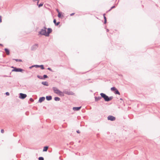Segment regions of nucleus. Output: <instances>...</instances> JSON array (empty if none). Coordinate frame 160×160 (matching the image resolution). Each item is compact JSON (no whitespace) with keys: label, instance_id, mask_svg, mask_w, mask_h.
<instances>
[{"label":"nucleus","instance_id":"nucleus-4","mask_svg":"<svg viewBox=\"0 0 160 160\" xmlns=\"http://www.w3.org/2000/svg\"><path fill=\"white\" fill-rule=\"evenodd\" d=\"M27 95L22 93H20L19 98H20L23 99L27 97Z\"/></svg>","mask_w":160,"mask_h":160},{"label":"nucleus","instance_id":"nucleus-35","mask_svg":"<svg viewBox=\"0 0 160 160\" xmlns=\"http://www.w3.org/2000/svg\"><path fill=\"white\" fill-rule=\"evenodd\" d=\"M74 13H72L71 14V16H72V15H74Z\"/></svg>","mask_w":160,"mask_h":160},{"label":"nucleus","instance_id":"nucleus-18","mask_svg":"<svg viewBox=\"0 0 160 160\" xmlns=\"http://www.w3.org/2000/svg\"><path fill=\"white\" fill-rule=\"evenodd\" d=\"M54 100L56 101H59L60 100V98H59L58 97H55L54 98Z\"/></svg>","mask_w":160,"mask_h":160},{"label":"nucleus","instance_id":"nucleus-38","mask_svg":"<svg viewBox=\"0 0 160 160\" xmlns=\"http://www.w3.org/2000/svg\"><path fill=\"white\" fill-rule=\"evenodd\" d=\"M107 21H105L104 23H106Z\"/></svg>","mask_w":160,"mask_h":160},{"label":"nucleus","instance_id":"nucleus-36","mask_svg":"<svg viewBox=\"0 0 160 160\" xmlns=\"http://www.w3.org/2000/svg\"><path fill=\"white\" fill-rule=\"evenodd\" d=\"M0 20H2V17L0 16Z\"/></svg>","mask_w":160,"mask_h":160},{"label":"nucleus","instance_id":"nucleus-39","mask_svg":"<svg viewBox=\"0 0 160 160\" xmlns=\"http://www.w3.org/2000/svg\"><path fill=\"white\" fill-rule=\"evenodd\" d=\"M11 68H13L14 69V68H15L13 67H12Z\"/></svg>","mask_w":160,"mask_h":160},{"label":"nucleus","instance_id":"nucleus-26","mask_svg":"<svg viewBox=\"0 0 160 160\" xmlns=\"http://www.w3.org/2000/svg\"><path fill=\"white\" fill-rule=\"evenodd\" d=\"M32 67H35L36 68H38V67H40V65H35L34 66H32Z\"/></svg>","mask_w":160,"mask_h":160},{"label":"nucleus","instance_id":"nucleus-5","mask_svg":"<svg viewBox=\"0 0 160 160\" xmlns=\"http://www.w3.org/2000/svg\"><path fill=\"white\" fill-rule=\"evenodd\" d=\"M115 118L112 116H109L108 117V120L112 121H114L115 120Z\"/></svg>","mask_w":160,"mask_h":160},{"label":"nucleus","instance_id":"nucleus-10","mask_svg":"<svg viewBox=\"0 0 160 160\" xmlns=\"http://www.w3.org/2000/svg\"><path fill=\"white\" fill-rule=\"evenodd\" d=\"M5 52L7 55H9L10 54L9 50V49L7 48H5L4 49Z\"/></svg>","mask_w":160,"mask_h":160},{"label":"nucleus","instance_id":"nucleus-41","mask_svg":"<svg viewBox=\"0 0 160 160\" xmlns=\"http://www.w3.org/2000/svg\"><path fill=\"white\" fill-rule=\"evenodd\" d=\"M2 22V21H1V20H0V22Z\"/></svg>","mask_w":160,"mask_h":160},{"label":"nucleus","instance_id":"nucleus-37","mask_svg":"<svg viewBox=\"0 0 160 160\" xmlns=\"http://www.w3.org/2000/svg\"><path fill=\"white\" fill-rule=\"evenodd\" d=\"M48 70H51V69L50 68H48Z\"/></svg>","mask_w":160,"mask_h":160},{"label":"nucleus","instance_id":"nucleus-11","mask_svg":"<svg viewBox=\"0 0 160 160\" xmlns=\"http://www.w3.org/2000/svg\"><path fill=\"white\" fill-rule=\"evenodd\" d=\"M38 47V45L37 44L34 45L32 47V50H34L35 48H37Z\"/></svg>","mask_w":160,"mask_h":160},{"label":"nucleus","instance_id":"nucleus-28","mask_svg":"<svg viewBox=\"0 0 160 160\" xmlns=\"http://www.w3.org/2000/svg\"><path fill=\"white\" fill-rule=\"evenodd\" d=\"M1 132L2 133H3L4 132L3 129H1Z\"/></svg>","mask_w":160,"mask_h":160},{"label":"nucleus","instance_id":"nucleus-19","mask_svg":"<svg viewBox=\"0 0 160 160\" xmlns=\"http://www.w3.org/2000/svg\"><path fill=\"white\" fill-rule=\"evenodd\" d=\"M111 90L112 91H115L117 89L115 87H112L111 88Z\"/></svg>","mask_w":160,"mask_h":160},{"label":"nucleus","instance_id":"nucleus-9","mask_svg":"<svg viewBox=\"0 0 160 160\" xmlns=\"http://www.w3.org/2000/svg\"><path fill=\"white\" fill-rule=\"evenodd\" d=\"M45 99V98L44 97H42L39 98V102H42L44 101Z\"/></svg>","mask_w":160,"mask_h":160},{"label":"nucleus","instance_id":"nucleus-7","mask_svg":"<svg viewBox=\"0 0 160 160\" xmlns=\"http://www.w3.org/2000/svg\"><path fill=\"white\" fill-rule=\"evenodd\" d=\"M81 107H74L73 108V109L75 111H78L81 108Z\"/></svg>","mask_w":160,"mask_h":160},{"label":"nucleus","instance_id":"nucleus-34","mask_svg":"<svg viewBox=\"0 0 160 160\" xmlns=\"http://www.w3.org/2000/svg\"><path fill=\"white\" fill-rule=\"evenodd\" d=\"M0 46H2V47H3V45L2 44H0Z\"/></svg>","mask_w":160,"mask_h":160},{"label":"nucleus","instance_id":"nucleus-33","mask_svg":"<svg viewBox=\"0 0 160 160\" xmlns=\"http://www.w3.org/2000/svg\"><path fill=\"white\" fill-rule=\"evenodd\" d=\"M104 20H106V18L104 16Z\"/></svg>","mask_w":160,"mask_h":160},{"label":"nucleus","instance_id":"nucleus-15","mask_svg":"<svg viewBox=\"0 0 160 160\" xmlns=\"http://www.w3.org/2000/svg\"><path fill=\"white\" fill-rule=\"evenodd\" d=\"M56 10L57 11V12H58V17H59V18L61 17V14L60 12H59L58 10V9H57Z\"/></svg>","mask_w":160,"mask_h":160},{"label":"nucleus","instance_id":"nucleus-30","mask_svg":"<svg viewBox=\"0 0 160 160\" xmlns=\"http://www.w3.org/2000/svg\"><path fill=\"white\" fill-rule=\"evenodd\" d=\"M30 101H31L32 102L33 101V100L32 98H31L30 99Z\"/></svg>","mask_w":160,"mask_h":160},{"label":"nucleus","instance_id":"nucleus-16","mask_svg":"<svg viewBox=\"0 0 160 160\" xmlns=\"http://www.w3.org/2000/svg\"><path fill=\"white\" fill-rule=\"evenodd\" d=\"M46 98L48 100H50L52 99V97L51 96H47Z\"/></svg>","mask_w":160,"mask_h":160},{"label":"nucleus","instance_id":"nucleus-25","mask_svg":"<svg viewBox=\"0 0 160 160\" xmlns=\"http://www.w3.org/2000/svg\"><path fill=\"white\" fill-rule=\"evenodd\" d=\"M37 77H38V78H40V79H42V77H41V76H39V75H38V76H37Z\"/></svg>","mask_w":160,"mask_h":160},{"label":"nucleus","instance_id":"nucleus-22","mask_svg":"<svg viewBox=\"0 0 160 160\" xmlns=\"http://www.w3.org/2000/svg\"><path fill=\"white\" fill-rule=\"evenodd\" d=\"M39 67H40L41 69H44V68L43 66L42 65H40Z\"/></svg>","mask_w":160,"mask_h":160},{"label":"nucleus","instance_id":"nucleus-31","mask_svg":"<svg viewBox=\"0 0 160 160\" xmlns=\"http://www.w3.org/2000/svg\"><path fill=\"white\" fill-rule=\"evenodd\" d=\"M77 132L78 133H80V132L79 131V130H78L77 131Z\"/></svg>","mask_w":160,"mask_h":160},{"label":"nucleus","instance_id":"nucleus-27","mask_svg":"<svg viewBox=\"0 0 160 160\" xmlns=\"http://www.w3.org/2000/svg\"><path fill=\"white\" fill-rule=\"evenodd\" d=\"M43 78H48V76H47V75H43Z\"/></svg>","mask_w":160,"mask_h":160},{"label":"nucleus","instance_id":"nucleus-12","mask_svg":"<svg viewBox=\"0 0 160 160\" xmlns=\"http://www.w3.org/2000/svg\"><path fill=\"white\" fill-rule=\"evenodd\" d=\"M101 98H102L100 97H95V100L96 101H97L100 100L101 99Z\"/></svg>","mask_w":160,"mask_h":160},{"label":"nucleus","instance_id":"nucleus-23","mask_svg":"<svg viewBox=\"0 0 160 160\" xmlns=\"http://www.w3.org/2000/svg\"><path fill=\"white\" fill-rule=\"evenodd\" d=\"M43 3H41L39 5H38V7L39 8L40 7H42L43 6Z\"/></svg>","mask_w":160,"mask_h":160},{"label":"nucleus","instance_id":"nucleus-32","mask_svg":"<svg viewBox=\"0 0 160 160\" xmlns=\"http://www.w3.org/2000/svg\"><path fill=\"white\" fill-rule=\"evenodd\" d=\"M115 7V6H112V7L111 8V9H112L114 8Z\"/></svg>","mask_w":160,"mask_h":160},{"label":"nucleus","instance_id":"nucleus-8","mask_svg":"<svg viewBox=\"0 0 160 160\" xmlns=\"http://www.w3.org/2000/svg\"><path fill=\"white\" fill-rule=\"evenodd\" d=\"M64 93L67 94L68 95H73V93L71 92H68V91H65Z\"/></svg>","mask_w":160,"mask_h":160},{"label":"nucleus","instance_id":"nucleus-42","mask_svg":"<svg viewBox=\"0 0 160 160\" xmlns=\"http://www.w3.org/2000/svg\"><path fill=\"white\" fill-rule=\"evenodd\" d=\"M37 1H39V0H37Z\"/></svg>","mask_w":160,"mask_h":160},{"label":"nucleus","instance_id":"nucleus-24","mask_svg":"<svg viewBox=\"0 0 160 160\" xmlns=\"http://www.w3.org/2000/svg\"><path fill=\"white\" fill-rule=\"evenodd\" d=\"M39 160H43L44 159H43V158L40 157L39 158Z\"/></svg>","mask_w":160,"mask_h":160},{"label":"nucleus","instance_id":"nucleus-13","mask_svg":"<svg viewBox=\"0 0 160 160\" xmlns=\"http://www.w3.org/2000/svg\"><path fill=\"white\" fill-rule=\"evenodd\" d=\"M42 83L43 85L48 86V82H42Z\"/></svg>","mask_w":160,"mask_h":160},{"label":"nucleus","instance_id":"nucleus-14","mask_svg":"<svg viewBox=\"0 0 160 160\" xmlns=\"http://www.w3.org/2000/svg\"><path fill=\"white\" fill-rule=\"evenodd\" d=\"M48 148V146H46L44 147L43 149V151H47Z\"/></svg>","mask_w":160,"mask_h":160},{"label":"nucleus","instance_id":"nucleus-3","mask_svg":"<svg viewBox=\"0 0 160 160\" xmlns=\"http://www.w3.org/2000/svg\"><path fill=\"white\" fill-rule=\"evenodd\" d=\"M54 92L61 96H64L63 93L60 91L59 90L57 89L56 88H53Z\"/></svg>","mask_w":160,"mask_h":160},{"label":"nucleus","instance_id":"nucleus-21","mask_svg":"<svg viewBox=\"0 0 160 160\" xmlns=\"http://www.w3.org/2000/svg\"><path fill=\"white\" fill-rule=\"evenodd\" d=\"M13 60H15L17 62H22V60L21 59H14Z\"/></svg>","mask_w":160,"mask_h":160},{"label":"nucleus","instance_id":"nucleus-2","mask_svg":"<svg viewBox=\"0 0 160 160\" xmlns=\"http://www.w3.org/2000/svg\"><path fill=\"white\" fill-rule=\"evenodd\" d=\"M100 95L101 97L103 98L106 101H110L112 99V97H108L106 94L102 93H100Z\"/></svg>","mask_w":160,"mask_h":160},{"label":"nucleus","instance_id":"nucleus-17","mask_svg":"<svg viewBox=\"0 0 160 160\" xmlns=\"http://www.w3.org/2000/svg\"><path fill=\"white\" fill-rule=\"evenodd\" d=\"M53 22L57 25H58L60 23L59 22H57V21H53Z\"/></svg>","mask_w":160,"mask_h":160},{"label":"nucleus","instance_id":"nucleus-6","mask_svg":"<svg viewBox=\"0 0 160 160\" xmlns=\"http://www.w3.org/2000/svg\"><path fill=\"white\" fill-rule=\"evenodd\" d=\"M23 71V70L21 68H14V69L12 70V72H22Z\"/></svg>","mask_w":160,"mask_h":160},{"label":"nucleus","instance_id":"nucleus-1","mask_svg":"<svg viewBox=\"0 0 160 160\" xmlns=\"http://www.w3.org/2000/svg\"><path fill=\"white\" fill-rule=\"evenodd\" d=\"M46 28H44V29H42L39 32L40 34L45 35L46 36H49V34L52 31V30L50 28L48 29V31L47 32Z\"/></svg>","mask_w":160,"mask_h":160},{"label":"nucleus","instance_id":"nucleus-29","mask_svg":"<svg viewBox=\"0 0 160 160\" xmlns=\"http://www.w3.org/2000/svg\"><path fill=\"white\" fill-rule=\"evenodd\" d=\"M6 94L7 95L9 96V93L8 92H6Z\"/></svg>","mask_w":160,"mask_h":160},{"label":"nucleus","instance_id":"nucleus-20","mask_svg":"<svg viewBox=\"0 0 160 160\" xmlns=\"http://www.w3.org/2000/svg\"><path fill=\"white\" fill-rule=\"evenodd\" d=\"M115 93L116 94H118V95H120V93L119 92H118V91L117 90H116L115 91Z\"/></svg>","mask_w":160,"mask_h":160},{"label":"nucleus","instance_id":"nucleus-40","mask_svg":"<svg viewBox=\"0 0 160 160\" xmlns=\"http://www.w3.org/2000/svg\"><path fill=\"white\" fill-rule=\"evenodd\" d=\"M39 1H38V2H37V4H38V2H39Z\"/></svg>","mask_w":160,"mask_h":160}]
</instances>
